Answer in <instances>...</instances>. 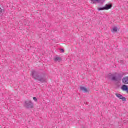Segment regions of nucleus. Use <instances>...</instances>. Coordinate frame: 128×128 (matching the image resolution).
I'll list each match as a JSON object with an SVG mask.
<instances>
[{
	"mask_svg": "<svg viewBox=\"0 0 128 128\" xmlns=\"http://www.w3.org/2000/svg\"><path fill=\"white\" fill-rule=\"evenodd\" d=\"M32 76L33 78H34V80H36L41 82H46V80L44 78V76L40 75L38 72L34 70L32 71Z\"/></svg>",
	"mask_w": 128,
	"mask_h": 128,
	"instance_id": "1",
	"label": "nucleus"
},
{
	"mask_svg": "<svg viewBox=\"0 0 128 128\" xmlns=\"http://www.w3.org/2000/svg\"><path fill=\"white\" fill-rule=\"evenodd\" d=\"M110 78L114 82H118V80H120L122 78V76L121 74H117L116 73L114 74L110 75Z\"/></svg>",
	"mask_w": 128,
	"mask_h": 128,
	"instance_id": "2",
	"label": "nucleus"
},
{
	"mask_svg": "<svg viewBox=\"0 0 128 128\" xmlns=\"http://www.w3.org/2000/svg\"><path fill=\"white\" fill-rule=\"evenodd\" d=\"M25 106L26 108H34V104L32 101L25 102Z\"/></svg>",
	"mask_w": 128,
	"mask_h": 128,
	"instance_id": "3",
	"label": "nucleus"
},
{
	"mask_svg": "<svg viewBox=\"0 0 128 128\" xmlns=\"http://www.w3.org/2000/svg\"><path fill=\"white\" fill-rule=\"evenodd\" d=\"M116 96H117V98H120V100H122V102H126V98L122 96V94H116Z\"/></svg>",
	"mask_w": 128,
	"mask_h": 128,
	"instance_id": "4",
	"label": "nucleus"
},
{
	"mask_svg": "<svg viewBox=\"0 0 128 128\" xmlns=\"http://www.w3.org/2000/svg\"><path fill=\"white\" fill-rule=\"evenodd\" d=\"M122 82L124 84H128V76L124 78L122 80Z\"/></svg>",
	"mask_w": 128,
	"mask_h": 128,
	"instance_id": "5",
	"label": "nucleus"
},
{
	"mask_svg": "<svg viewBox=\"0 0 128 128\" xmlns=\"http://www.w3.org/2000/svg\"><path fill=\"white\" fill-rule=\"evenodd\" d=\"M122 90L124 92H126L127 94H128V86L126 85H124L122 87Z\"/></svg>",
	"mask_w": 128,
	"mask_h": 128,
	"instance_id": "6",
	"label": "nucleus"
},
{
	"mask_svg": "<svg viewBox=\"0 0 128 128\" xmlns=\"http://www.w3.org/2000/svg\"><path fill=\"white\" fill-rule=\"evenodd\" d=\"M92 4H100V2H102V0H90Z\"/></svg>",
	"mask_w": 128,
	"mask_h": 128,
	"instance_id": "7",
	"label": "nucleus"
},
{
	"mask_svg": "<svg viewBox=\"0 0 128 128\" xmlns=\"http://www.w3.org/2000/svg\"><path fill=\"white\" fill-rule=\"evenodd\" d=\"M104 8H105V10H110V8H112V5L106 4V6Z\"/></svg>",
	"mask_w": 128,
	"mask_h": 128,
	"instance_id": "8",
	"label": "nucleus"
},
{
	"mask_svg": "<svg viewBox=\"0 0 128 128\" xmlns=\"http://www.w3.org/2000/svg\"><path fill=\"white\" fill-rule=\"evenodd\" d=\"M54 62H60L62 60V58L60 57H56L55 58H54Z\"/></svg>",
	"mask_w": 128,
	"mask_h": 128,
	"instance_id": "9",
	"label": "nucleus"
},
{
	"mask_svg": "<svg viewBox=\"0 0 128 128\" xmlns=\"http://www.w3.org/2000/svg\"><path fill=\"white\" fill-rule=\"evenodd\" d=\"M118 30V27H114L112 30V32H117Z\"/></svg>",
	"mask_w": 128,
	"mask_h": 128,
	"instance_id": "10",
	"label": "nucleus"
},
{
	"mask_svg": "<svg viewBox=\"0 0 128 128\" xmlns=\"http://www.w3.org/2000/svg\"><path fill=\"white\" fill-rule=\"evenodd\" d=\"M80 90H82V92H88L86 88L84 87H81Z\"/></svg>",
	"mask_w": 128,
	"mask_h": 128,
	"instance_id": "11",
	"label": "nucleus"
},
{
	"mask_svg": "<svg viewBox=\"0 0 128 128\" xmlns=\"http://www.w3.org/2000/svg\"><path fill=\"white\" fill-rule=\"evenodd\" d=\"M98 10L99 12H100V10H106V8H98Z\"/></svg>",
	"mask_w": 128,
	"mask_h": 128,
	"instance_id": "12",
	"label": "nucleus"
},
{
	"mask_svg": "<svg viewBox=\"0 0 128 128\" xmlns=\"http://www.w3.org/2000/svg\"><path fill=\"white\" fill-rule=\"evenodd\" d=\"M2 14V9L0 7V14Z\"/></svg>",
	"mask_w": 128,
	"mask_h": 128,
	"instance_id": "13",
	"label": "nucleus"
},
{
	"mask_svg": "<svg viewBox=\"0 0 128 128\" xmlns=\"http://www.w3.org/2000/svg\"><path fill=\"white\" fill-rule=\"evenodd\" d=\"M34 100L35 102H38V99H36V98L34 97Z\"/></svg>",
	"mask_w": 128,
	"mask_h": 128,
	"instance_id": "14",
	"label": "nucleus"
},
{
	"mask_svg": "<svg viewBox=\"0 0 128 128\" xmlns=\"http://www.w3.org/2000/svg\"><path fill=\"white\" fill-rule=\"evenodd\" d=\"M60 50L62 52H64V49H60Z\"/></svg>",
	"mask_w": 128,
	"mask_h": 128,
	"instance_id": "15",
	"label": "nucleus"
}]
</instances>
